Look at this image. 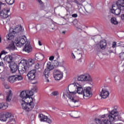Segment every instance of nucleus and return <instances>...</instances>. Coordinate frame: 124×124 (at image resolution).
Returning <instances> with one entry per match:
<instances>
[{
  "mask_svg": "<svg viewBox=\"0 0 124 124\" xmlns=\"http://www.w3.org/2000/svg\"><path fill=\"white\" fill-rule=\"evenodd\" d=\"M20 96L22 98V102H23L21 104L22 108L26 112L29 113V112H30V111H31L34 108V103L33 101L29 102L25 101L28 98L26 91H22L20 93Z\"/></svg>",
  "mask_w": 124,
  "mask_h": 124,
  "instance_id": "f257e3e1",
  "label": "nucleus"
},
{
  "mask_svg": "<svg viewBox=\"0 0 124 124\" xmlns=\"http://www.w3.org/2000/svg\"><path fill=\"white\" fill-rule=\"evenodd\" d=\"M124 10V0H118L115 3L112 5L110 11L114 15H120L121 12Z\"/></svg>",
  "mask_w": 124,
  "mask_h": 124,
  "instance_id": "f03ea898",
  "label": "nucleus"
},
{
  "mask_svg": "<svg viewBox=\"0 0 124 124\" xmlns=\"http://www.w3.org/2000/svg\"><path fill=\"white\" fill-rule=\"evenodd\" d=\"M76 87H77V91H74L69 93H67L66 94V97L71 99L72 102H74L76 103V102H79V99H76L75 97H74V94H76V93H78L79 94H83L84 93V89L82 87V86L79 85V84H76Z\"/></svg>",
  "mask_w": 124,
  "mask_h": 124,
  "instance_id": "7ed1b4c3",
  "label": "nucleus"
},
{
  "mask_svg": "<svg viewBox=\"0 0 124 124\" xmlns=\"http://www.w3.org/2000/svg\"><path fill=\"white\" fill-rule=\"evenodd\" d=\"M109 115L110 116L109 119H110V120L113 121V122L122 120V117L120 115H119V112L117 111L116 109L112 110L109 113Z\"/></svg>",
  "mask_w": 124,
  "mask_h": 124,
  "instance_id": "20e7f679",
  "label": "nucleus"
},
{
  "mask_svg": "<svg viewBox=\"0 0 124 124\" xmlns=\"http://www.w3.org/2000/svg\"><path fill=\"white\" fill-rule=\"evenodd\" d=\"M13 30H14L11 33H10L6 35V38L8 40H11V39H12V37H13L12 33L15 34V33H18L20 31H22V26H21V25H17L13 29Z\"/></svg>",
  "mask_w": 124,
  "mask_h": 124,
  "instance_id": "39448f33",
  "label": "nucleus"
},
{
  "mask_svg": "<svg viewBox=\"0 0 124 124\" xmlns=\"http://www.w3.org/2000/svg\"><path fill=\"white\" fill-rule=\"evenodd\" d=\"M9 67L11 73H16V72L19 69V64L15 62H9Z\"/></svg>",
  "mask_w": 124,
  "mask_h": 124,
  "instance_id": "423d86ee",
  "label": "nucleus"
},
{
  "mask_svg": "<svg viewBox=\"0 0 124 124\" xmlns=\"http://www.w3.org/2000/svg\"><path fill=\"white\" fill-rule=\"evenodd\" d=\"M53 73V77L56 81H59L62 79V77H63V73L59 71V70L54 69Z\"/></svg>",
  "mask_w": 124,
  "mask_h": 124,
  "instance_id": "0eeeda50",
  "label": "nucleus"
},
{
  "mask_svg": "<svg viewBox=\"0 0 124 124\" xmlns=\"http://www.w3.org/2000/svg\"><path fill=\"white\" fill-rule=\"evenodd\" d=\"M92 88L90 87H84L83 89V98L86 99L85 97H92L93 93L91 92Z\"/></svg>",
  "mask_w": 124,
  "mask_h": 124,
  "instance_id": "6e6552de",
  "label": "nucleus"
},
{
  "mask_svg": "<svg viewBox=\"0 0 124 124\" xmlns=\"http://www.w3.org/2000/svg\"><path fill=\"white\" fill-rule=\"evenodd\" d=\"M102 118H106V119L102 120L101 124H114L112 123L113 121H111L110 118V113L108 114H105L102 116Z\"/></svg>",
  "mask_w": 124,
  "mask_h": 124,
  "instance_id": "1a4fd4ad",
  "label": "nucleus"
},
{
  "mask_svg": "<svg viewBox=\"0 0 124 124\" xmlns=\"http://www.w3.org/2000/svg\"><path fill=\"white\" fill-rule=\"evenodd\" d=\"M10 9L4 8L0 12V16L3 17V19H6L11 15Z\"/></svg>",
  "mask_w": 124,
  "mask_h": 124,
  "instance_id": "9d476101",
  "label": "nucleus"
},
{
  "mask_svg": "<svg viewBox=\"0 0 124 124\" xmlns=\"http://www.w3.org/2000/svg\"><path fill=\"white\" fill-rule=\"evenodd\" d=\"M27 42V40L24 39L23 38L20 37L16 38L15 40V43L17 47H21Z\"/></svg>",
  "mask_w": 124,
  "mask_h": 124,
  "instance_id": "9b49d317",
  "label": "nucleus"
},
{
  "mask_svg": "<svg viewBox=\"0 0 124 124\" xmlns=\"http://www.w3.org/2000/svg\"><path fill=\"white\" fill-rule=\"evenodd\" d=\"M99 46V47H97L96 50L97 52H100V49L102 50H105L106 49V47L107 46V42H106V40H101L99 44H97V46Z\"/></svg>",
  "mask_w": 124,
  "mask_h": 124,
  "instance_id": "f8f14e48",
  "label": "nucleus"
},
{
  "mask_svg": "<svg viewBox=\"0 0 124 124\" xmlns=\"http://www.w3.org/2000/svg\"><path fill=\"white\" fill-rule=\"evenodd\" d=\"M11 117V113L9 112H1L0 113V121L6 122L9 118Z\"/></svg>",
  "mask_w": 124,
  "mask_h": 124,
  "instance_id": "ddd939ff",
  "label": "nucleus"
},
{
  "mask_svg": "<svg viewBox=\"0 0 124 124\" xmlns=\"http://www.w3.org/2000/svg\"><path fill=\"white\" fill-rule=\"evenodd\" d=\"M26 93L27 94V97L28 99H31V101L33 100L32 98L31 97V96H32L33 95V93H37V90L36 89V87H33L31 90H27L26 91Z\"/></svg>",
  "mask_w": 124,
  "mask_h": 124,
  "instance_id": "4468645a",
  "label": "nucleus"
},
{
  "mask_svg": "<svg viewBox=\"0 0 124 124\" xmlns=\"http://www.w3.org/2000/svg\"><path fill=\"white\" fill-rule=\"evenodd\" d=\"M78 81H81L85 82L88 81V82H90L92 81V78L90 76H87L86 75H81L78 78Z\"/></svg>",
  "mask_w": 124,
  "mask_h": 124,
  "instance_id": "2eb2a0df",
  "label": "nucleus"
},
{
  "mask_svg": "<svg viewBox=\"0 0 124 124\" xmlns=\"http://www.w3.org/2000/svg\"><path fill=\"white\" fill-rule=\"evenodd\" d=\"M38 117L41 122H46L48 124H52V120L48 118V116H47L41 114L39 115Z\"/></svg>",
  "mask_w": 124,
  "mask_h": 124,
  "instance_id": "dca6fc26",
  "label": "nucleus"
},
{
  "mask_svg": "<svg viewBox=\"0 0 124 124\" xmlns=\"http://www.w3.org/2000/svg\"><path fill=\"white\" fill-rule=\"evenodd\" d=\"M35 73H36V70H32L29 72L27 74L28 79L29 80H34L35 78Z\"/></svg>",
  "mask_w": 124,
  "mask_h": 124,
  "instance_id": "f3484780",
  "label": "nucleus"
},
{
  "mask_svg": "<svg viewBox=\"0 0 124 124\" xmlns=\"http://www.w3.org/2000/svg\"><path fill=\"white\" fill-rule=\"evenodd\" d=\"M23 51L27 53H31L32 51V47L29 44H26L24 46Z\"/></svg>",
  "mask_w": 124,
  "mask_h": 124,
  "instance_id": "a211bd4d",
  "label": "nucleus"
},
{
  "mask_svg": "<svg viewBox=\"0 0 124 124\" xmlns=\"http://www.w3.org/2000/svg\"><path fill=\"white\" fill-rule=\"evenodd\" d=\"M27 66L26 65H23L17 69L19 74H24L26 71H27Z\"/></svg>",
  "mask_w": 124,
  "mask_h": 124,
  "instance_id": "6ab92c4d",
  "label": "nucleus"
},
{
  "mask_svg": "<svg viewBox=\"0 0 124 124\" xmlns=\"http://www.w3.org/2000/svg\"><path fill=\"white\" fill-rule=\"evenodd\" d=\"M101 96L102 98H107L109 96V92L106 90L102 89L101 93Z\"/></svg>",
  "mask_w": 124,
  "mask_h": 124,
  "instance_id": "aec40b11",
  "label": "nucleus"
},
{
  "mask_svg": "<svg viewBox=\"0 0 124 124\" xmlns=\"http://www.w3.org/2000/svg\"><path fill=\"white\" fill-rule=\"evenodd\" d=\"M43 75L46 77L47 82H49V79H48V78H49V76L50 75V71L47 69H45L43 72Z\"/></svg>",
  "mask_w": 124,
  "mask_h": 124,
  "instance_id": "412c9836",
  "label": "nucleus"
},
{
  "mask_svg": "<svg viewBox=\"0 0 124 124\" xmlns=\"http://www.w3.org/2000/svg\"><path fill=\"white\" fill-rule=\"evenodd\" d=\"M35 62L34 60H33V59H29L27 62H26V64L25 65L27 66V67L29 68V67H30V66H31V65H32V64H33Z\"/></svg>",
  "mask_w": 124,
  "mask_h": 124,
  "instance_id": "4be33fe9",
  "label": "nucleus"
},
{
  "mask_svg": "<svg viewBox=\"0 0 124 124\" xmlns=\"http://www.w3.org/2000/svg\"><path fill=\"white\" fill-rule=\"evenodd\" d=\"M7 48L12 51H14V50L16 49V46H15V45L14 44V42L13 41H11L10 44H9Z\"/></svg>",
  "mask_w": 124,
  "mask_h": 124,
  "instance_id": "5701e85b",
  "label": "nucleus"
},
{
  "mask_svg": "<svg viewBox=\"0 0 124 124\" xmlns=\"http://www.w3.org/2000/svg\"><path fill=\"white\" fill-rule=\"evenodd\" d=\"M35 57L40 61H43V60H44V58H45L44 55H43L42 53H38V54H36Z\"/></svg>",
  "mask_w": 124,
  "mask_h": 124,
  "instance_id": "b1692460",
  "label": "nucleus"
},
{
  "mask_svg": "<svg viewBox=\"0 0 124 124\" xmlns=\"http://www.w3.org/2000/svg\"><path fill=\"white\" fill-rule=\"evenodd\" d=\"M54 68V65H51V62H48L47 63L46 68V69L49 70V71H51V70H53Z\"/></svg>",
  "mask_w": 124,
  "mask_h": 124,
  "instance_id": "393cba45",
  "label": "nucleus"
},
{
  "mask_svg": "<svg viewBox=\"0 0 124 124\" xmlns=\"http://www.w3.org/2000/svg\"><path fill=\"white\" fill-rule=\"evenodd\" d=\"M11 98H12V93L11 92V91H10L7 93L6 101H8V102H10L11 101Z\"/></svg>",
  "mask_w": 124,
  "mask_h": 124,
  "instance_id": "a878e982",
  "label": "nucleus"
},
{
  "mask_svg": "<svg viewBox=\"0 0 124 124\" xmlns=\"http://www.w3.org/2000/svg\"><path fill=\"white\" fill-rule=\"evenodd\" d=\"M8 80H9V82H10V83H11V84H13V83H15V82H16V80L15 79V76L14 75L9 76L8 77Z\"/></svg>",
  "mask_w": 124,
  "mask_h": 124,
  "instance_id": "bb28decb",
  "label": "nucleus"
},
{
  "mask_svg": "<svg viewBox=\"0 0 124 124\" xmlns=\"http://www.w3.org/2000/svg\"><path fill=\"white\" fill-rule=\"evenodd\" d=\"M14 76L16 81H21L23 79V77L21 75H15Z\"/></svg>",
  "mask_w": 124,
  "mask_h": 124,
  "instance_id": "cd10ccee",
  "label": "nucleus"
},
{
  "mask_svg": "<svg viewBox=\"0 0 124 124\" xmlns=\"http://www.w3.org/2000/svg\"><path fill=\"white\" fill-rule=\"evenodd\" d=\"M9 119L8 120V123H10L11 124H16V121H15V119H14L13 116H11L9 118H8Z\"/></svg>",
  "mask_w": 124,
  "mask_h": 124,
  "instance_id": "c85d7f7f",
  "label": "nucleus"
},
{
  "mask_svg": "<svg viewBox=\"0 0 124 124\" xmlns=\"http://www.w3.org/2000/svg\"><path fill=\"white\" fill-rule=\"evenodd\" d=\"M110 22L111 24L113 25H118V21H117V19L116 17H112L110 19Z\"/></svg>",
  "mask_w": 124,
  "mask_h": 124,
  "instance_id": "c756f323",
  "label": "nucleus"
},
{
  "mask_svg": "<svg viewBox=\"0 0 124 124\" xmlns=\"http://www.w3.org/2000/svg\"><path fill=\"white\" fill-rule=\"evenodd\" d=\"M6 108H7V106H6L4 103H0V109H3V110H5Z\"/></svg>",
  "mask_w": 124,
  "mask_h": 124,
  "instance_id": "7c9ffc66",
  "label": "nucleus"
},
{
  "mask_svg": "<svg viewBox=\"0 0 124 124\" xmlns=\"http://www.w3.org/2000/svg\"><path fill=\"white\" fill-rule=\"evenodd\" d=\"M5 2L9 5H12L14 2H15V0H5Z\"/></svg>",
  "mask_w": 124,
  "mask_h": 124,
  "instance_id": "2f4dec72",
  "label": "nucleus"
},
{
  "mask_svg": "<svg viewBox=\"0 0 124 124\" xmlns=\"http://www.w3.org/2000/svg\"><path fill=\"white\" fill-rule=\"evenodd\" d=\"M59 65L60 66H62V64H61L59 62L57 61V60H55L53 62V66H55V67H58Z\"/></svg>",
  "mask_w": 124,
  "mask_h": 124,
  "instance_id": "473e14b6",
  "label": "nucleus"
},
{
  "mask_svg": "<svg viewBox=\"0 0 124 124\" xmlns=\"http://www.w3.org/2000/svg\"><path fill=\"white\" fill-rule=\"evenodd\" d=\"M119 58L121 61H124V52H121L119 54Z\"/></svg>",
  "mask_w": 124,
  "mask_h": 124,
  "instance_id": "72a5a7b5",
  "label": "nucleus"
},
{
  "mask_svg": "<svg viewBox=\"0 0 124 124\" xmlns=\"http://www.w3.org/2000/svg\"><path fill=\"white\" fill-rule=\"evenodd\" d=\"M11 62L13 61V55H9V62H8V63L9 64V62Z\"/></svg>",
  "mask_w": 124,
  "mask_h": 124,
  "instance_id": "f704fd0d",
  "label": "nucleus"
},
{
  "mask_svg": "<svg viewBox=\"0 0 124 124\" xmlns=\"http://www.w3.org/2000/svg\"><path fill=\"white\" fill-rule=\"evenodd\" d=\"M51 95H53L54 96H57V95H59V92L58 91L52 92L51 93Z\"/></svg>",
  "mask_w": 124,
  "mask_h": 124,
  "instance_id": "c9c22d12",
  "label": "nucleus"
},
{
  "mask_svg": "<svg viewBox=\"0 0 124 124\" xmlns=\"http://www.w3.org/2000/svg\"><path fill=\"white\" fill-rule=\"evenodd\" d=\"M20 7L21 10H24V9H26V6L23 3H22L20 4Z\"/></svg>",
  "mask_w": 124,
  "mask_h": 124,
  "instance_id": "e433bc0d",
  "label": "nucleus"
},
{
  "mask_svg": "<svg viewBox=\"0 0 124 124\" xmlns=\"http://www.w3.org/2000/svg\"><path fill=\"white\" fill-rule=\"evenodd\" d=\"M64 20H66V21H67L68 23H73V18L70 17V18H64Z\"/></svg>",
  "mask_w": 124,
  "mask_h": 124,
  "instance_id": "4c0bfd02",
  "label": "nucleus"
},
{
  "mask_svg": "<svg viewBox=\"0 0 124 124\" xmlns=\"http://www.w3.org/2000/svg\"><path fill=\"white\" fill-rule=\"evenodd\" d=\"M58 116H60L62 118H64L63 116H65V113H64L63 112L60 111L58 114Z\"/></svg>",
  "mask_w": 124,
  "mask_h": 124,
  "instance_id": "58836bf2",
  "label": "nucleus"
},
{
  "mask_svg": "<svg viewBox=\"0 0 124 124\" xmlns=\"http://www.w3.org/2000/svg\"><path fill=\"white\" fill-rule=\"evenodd\" d=\"M3 60L4 62H7L8 63V62H9V55L5 56L3 58Z\"/></svg>",
  "mask_w": 124,
  "mask_h": 124,
  "instance_id": "ea45409f",
  "label": "nucleus"
},
{
  "mask_svg": "<svg viewBox=\"0 0 124 124\" xmlns=\"http://www.w3.org/2000/svg\"><path fill=\"white\" fill-rule=\"evenodd\" d=\"M6 54H7V52L5 51L4 50H2L0 53V59H1V56H2V55H6Z\"/></svg>",
  "mask_w": 124,
  "mask_h": 124,
  "instance_id": "a19ab883",
  "label": "nucleus"
},
{
  "mask_svg": "<svg viewBox=\"0 0 124 124\" xmlns=\"http://www.w3.org/2000/svg\"><path fill=\"white\" fill-rule=\"evenodd\" d=\"M95 121L96 124H101V121L102 120H100V119H99L98 118H95Z\"/></svg>",
  "mask_w": 124,
  "mask_h": 124,
  "instance_id": "79ce46f5",
  "label": "nucleus"
},
{
  "mask_svg": "<svg viewBox=\"0 0 124 124\" xmlns=\"http://www.w3.org/2000/svg\"><path fill=\"white\" fill-rule=\"evenodd\" d=\"M34 67L35 69H39V68H40V65L39 63H37L35 65Z\"/></svg>",
  "mask_w": 124,
  "mask_h": 124,
  "instance_id": "37998d69",
  "label": "nucleus"
},
{
  "mask_svg": "<svg viewBox=\"0 0 124 124\" xmlns=\"http://www.w3.org/2000/svg\"><path fill=\"white\" fill-rule=\"evenodd\" d=\"M78 23V20H77V19H75L73 20L72 24L74 25V26L77 25Z\"/></svg>",
  "mask_w": 124,
  "mask_h": 124,
  "instance_id": "c03bdc74",
  "label": "nucleus"
},
{
  "mask_svg": "<svg viewBox=\"0 0 124 124\" xmlns=\"http://www.w3.org/2000/svg\"><path fill=\"white\" fill-rule=\"evenodd\" d=\"M122 42H119L118 43L116 44V46L124 47V46H122Z\"/></svg>",
  "mask_w": 124,
  "mask_h": 124,
  "instance_id": "a18cd8bd",
  "label": "nucleus"
},
{
  "mask_svg": "<svg viewBox=\"0 0 124 124\" xmlns=\"http://www.w3.org/2000/svg\"><path fill=\"white\" fill-rule=\"evenodd\" d=\"M116 46H117V44L116 43V42H113L112 44V48H115Z\"/></svg>",
  "mask_w": 124,
  "mask_h": 124,
  "instance_id": "49530a36",
  "label": "nucleus"
},
{
  "mask_svg": "<svg viewBox=\"0 0 124 124\" xmlns=\"http://www.w3.org/2000/svg\"><path fill=\"white\" fill-rule=\"evenodd\" d=\"M72 16L74 18H77V17H78V15H77V14H74L72 15Z\"/></svg>",
  "mask_w": 124,
  "mask_h": 124,
  "instance_id": "de8ad7c7",
  "label": "nucleus"
},
{
  "mask_svg": "<svg viewBox=\"0 0 124 124\" xmlns=\"http://www.w3.org/2000/svg\"><path fill=\"white\" fill-rule=\"evenodd\" d=\"M54 58L55 57H54V56H51L49 57V61H53V60H54Z\"/></svg>",
  "mask_w": 124,
  "mask_h": 124,
  "instance_id": "09e8293b",
  "label": "nucleus"
},
{
  "mask_svg": "<svg viewBox=\"0 0 124 124\" xmlns=\"http://www.w3.org/2000/svg\"><path fill=\"white\" fill-rule=\"evenodd\" d=\"M75 3H77L78 5H82V4L79 2V1H78L77 0H76Z\"/></svg>",
  "mask_w": 124,
  "mask_h": 124,
  "instance_id": "8fccbe9b",
  "label": "nucleus"
},
{
  "mask_svg": "<svg viewBox=\"0 0 124 124\" xmlns=\"http://www.w3.org/2000/svg\"><path fill=\"white\" fill-rule=\"evenodd\" d=\"M39 4H40L41 7H42L43 8H44V7H45V6L44 5V3H43V2H42V3H39Z\"/></svg>",
  "mask_w": 124,
  "mask_h": 124,
  "instance_id": "3c124183",
  "label": "nucleus"
},
{
  "mask_svg": "<svg viewBox=\"0 0 124 124\" xmlns=\"http://www.w3.org/2000/svg\"><path fill=\"white\" fill-rule=\"evenodd\" d=\"M121 18L122 20H124V14L121 15Z\"/></svg>",
  "mask_w": 124,
  "mask_h": 124,
  "instance_id": "603ef678",
  "label": "nucleus"
},
{
  "mask_svg": "<svg viewBox=\"0 0 124 124\" xmlns=\"http://www.w3.org/2000/svg\"><path fill=\"white\" fill-rule=\"evenodd\" d=\"M39 3H42V1L41 0H36Z\"/></svg>",
  "mask_w": 124,
  "mask_h": 124,
  "instance_id": "864d4df0",
  "label": "nucleus"
},
{
  "mask_svg": "<svg viewBox=\"0 0 124 124\" xmlns=\"http://www.w3.org/2000/svg\"><path fill=\"white\" fill-rule=\"evenodd\" d=\"M38 44L40 46H42V44L41 43V42L40 41H38Z\"/></svg>",
  "mask_w": 124,
  "mask_h": 124,
  "instance_id": "5fc2aeb1",
  "label": "nucleus"
},
{
  "mask_svg": "<svg viewBox=\"0 0 124 124\" xmlns=\"http://www.w3.org/2000/svg\"><path fill=\"white\" fill-rule=\"evenodd\" d=\"M4 87L5 88V89H9V87L7 85H5Z\"/></svg>",
  "mask_w": 124,
  "mask_h": 124,
  "instance_id": "6e6d98bb",
  "label": "nucleus"
},
{
  "mask_svg": "<svg viewBox=\"0 0 124 124\" xmlns=\"http://www.w3.org/2000/svg\"><path fill=\"white\" fill-rule=\"evenodd\" d=\"M77 30H78V31H79V32H81V31H82V29H81L80 28H78Z\"/></svg>",
  "mask_w": 124,
  "mask_h": 124,
  "instance_id": "4d7b16f0",
  "label": "nucleus"
},
{
  "mask_svg": "<svg viewBox=\"0 0 124 124\" xmlns=\"http://www.w3.org/2000/svg\"><path fill=\"white\" fill-rule=\"evenodd\" d=\"M3 65V62H0V66H2Z\"/></svg>",
  "mask_w": 124,
  "mask_h": 124,
  "instance_id": "13d9d810",
  "label": "nucleus"
},
{
  "mask_svg": "<svg viewBox=\"0 0 124 124\" xmlns=\"http://www.w3.org/2000/svg\"><path fill=\"white\" fill-rule=\"evenodd\" d=\"M72 57L73 59H75V55H74V54L72 53Z\"/></svg>",
  "mask_w": 124,
  "mask_h": 124,
  "instance_id": "bf43d9fd",
  "label": "nucleus"
},
{
  "mask_svg": "<svg viewBox=\"0 0 124 124\" xmlns=\"http://www.w3.org/2000/svg\"><path fill=\"white\" fill-rule=\"evenodd\" d=\"M70 1H71V2H76V0H70Z\"/></svg>",
  "mask_w": 124,
  "mask_h": 124,
  "instance_id": "052dcab7",
  "label": "nucleus"
},
{
  "mask_svg": "<svg viewBox=\"0 0 124 124\" xmlns=\"http://www.w3.org/2000/svg\"><path fill=\"white\" fill-rule=\"evenodd\" d=\"M1 9V2H0V10Z\"/></svg>",
  "mask_w": 124,
  "mask_h": 124,
  "instance_id": "680f3d73",
  "label": "nucleus"
},
{
  "mask_svg": "<svg viewBox=\"0 0 124 124\" xmlns=\"http://www.w3.org/2000/svg\"><path fill=\"white\" fill-rule=\"evenodd\" d=\"M57 55L58 56L57 59L59 58H60V55H59V53H57Z\"/></svg>",
  "mask_w": 124,
  "mask_h": 124,
  "instance_id": "e2e57ef3",
  "label": "nucleus"
},
{
  "mask_svg": "<svg viewBox=\"0 0 124 124\" xmlns=\"http://www.w3.org/2000/svg\"><path fill=\"white\" fill-rule=\"evenodd\" d=\"M0 43H1V37H0Z\"/></svg>",
  "mask_w": 124,
  "mask_h": 124,
  "instance_id": "0e129e2a",
  "label": "nucleus"
},
{
  "mask_svg": "<svg viewBox=\"0 0 124 124\" xmlns=\"http://www.w3.org/2000/svg\"><path fill=\"white\" fill-rule=\"evenodd\" d=\"M81 1H82V2H85V1H86V0H81Z\"/></svg>",
  "mask_w": 124,
  "mask_h": 124,
  "instance_id": "69168bd1",
  "label": "nucleus"
},
{
  "mask_svg": "<svg viewBox=\"0 0 124 124\" xmlns=\"http://www.w3.org/2000/svg\"><path fill=\"white\" fill-rule=\"evenodd\" d=\"M62 33H63L64 34H65V31H62Z\"/></svg>",
  "mask_w": 124,
  "mask_h": 124,
  "instance_id": "338daca9",
  "label": "nucleus"
},
{
  "mask_svg": "<svg viewBox=\"0 0 124 124\" xmlns=\"http://www.w3.org/2000/svg\"><path fill=\"white\" fill-rule=\"evenodd\" d=\"M79 55H80L81 57H82V53H79Z\"/></svg>",
  "mask_w": 124,
  "mask_h": 124,
  "instance_id": "774afa93",
  "label": "nucleus"
}]
</instances>
